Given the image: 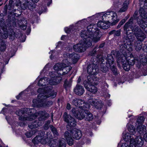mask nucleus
<instances>
[{"label":"nucleus","mask_w":147,"mask_h":147,"mask_svg":"<svg viewBox=\"0 0 147 147\" xmlns=\"http://www.w3.org/2000/svg\"><path fill=\"white\" fill-rule=\"evenodd\" d=\"M123 37V43L124 49H125L129 51L132 50L133 45L135 47L136 50L137 51H140L142 48V42L146 37Z\"/></svg>","instance_id":"1"},{"label":"nucleus","mask_w":147,"mask_h":147,"mask_svg":"<svg viewBox=\"0 0 147 147\" xmlns=\"http://www.w3.org/2000/svg\"><path fill=\"white\" fill-rule=\"evenodd\" d=\"M56 92L52 91L48 95L44 96V95L40 94L38 95V98L36 99H34L32 102L34 105L38 107H49L53 104L51 101H45V100L48 98L51 97L52 98H54L57 95Z\"/></svg>","instance_id":"2"},{"label":"nucleus","mask_w":147,"mask_h":147,"mask_svg":"<svg viewBox=\"0 0 147 147\" xmlns=\"http://www.w3.org/2000/svg\"><path fill=\"white\" fill-rule=\"evenodd\" d=\"M133 17H131L129 20L127 22L124 26V30H127L129 28L134 31L135 35L136 37H144V34L139 26L134 25L133 22Z\"/></svg>","instance_id":"3"},{"label":"nucleus","mask_w":147,"mask_h":147,"mask_svg":"<svg viewBox=\"0 0 147 147\" xmlns=\"http://www.w3.org/2000/svg\"><path fill=\"white\" fill-rule=\"evenodd\" d=\"M81 40V42L73 46V48L76 52H83L85 51L88 48L92 46L91 39L85 37Z\"/></svg>","instance_id":"4"},{"label":"nucleus","mask_w":147,"mask_h":147,"mask_svg":"<svg viewBox=\"0 0 147 147\" xmlns=\"http://www.w3.org/2000/svg\"><path fill=\"white\" fill-rule=\"evenodd\" d=\"M102 19L105 21L110 23L112 26L115 25L119 21V19L117 18V13L113 11L105 13L102 16Z\"/></svg>","instance_id":"5"},{"label":"nucleus","mask_w":147,"mask_h":147,"mask_svg":"<svg viewBox=\"0 0 147 147\" xmlns=\"http://www.w3.org/2000/svg\"><path fill=\"white\" fill-rule=\"evenodd\" d=\"M87 80L85 81L84 82L85 88L90 92L95 94L97 92V88L94 85H96L98 82L96 83L94 82L93 78L91 77L90 76H87Z\"/></svg>","instance_id":"6"},{"label":"nucleus","mask_w":147,"mask_h":147,"mask_svg":"<svg viewBox=\"0 0 147 147\" xmlns=\"http://www.w3.org/2000/svg\"><path fill=\"white\" fill-rule=\"evenodd\" d=\"M35 110L34 108H25L24 109V113L28 115H24L19 117L20 120L21 121L28 120L31 121L35 119L38 116L37 113L33 114Z\"/></svg>","instance_id":"7"},{"label":"nucleus","mask_w":147,"mask_h":147,"mask_svg":"<svg viewBox=\"0 0 147 147\" xmlns=\"http://www.w3.org/2000/svg\"><path fill=\"white\" fill-rule=\"evenodd\" d=\"M46 114L45 111H40L39 114L41 115L40 117L38 118V120H35L33 122L28 124V127L30 129H32L34 128H37L38 127L42 125L43 123L42 121L45 119V115Z\"/></svg>","instance_id":"8"},{"label":"nucleus","mask_w":147,"mask_h":147,"mask_svg":"<svg viewBox=\"0 0 147 147\" xmlns=\"http://www.w3.org/2000/svg\"><path fill=\"white\" fill-rule=\"evenodd\" d=\"M39 1V0H29L26 3H24L21 5V8L23 10L28 9L31 10H32L36 7L35 3Z\"/></svg>","instance_id":"9"},{"label":"nucleus","mask_w":147,"mask_h":147,"mask_svg":"<svg viewBox=\"0 0 147 147\" xmlns=\"http://www.w3.org/2000/svg\"><path fill=\"white\" fill-rule=\"evenodd\" d=\"M97 66L96 64L94 63V62L90 63L88 66L87 70L88 73L91 75H89L91 77V75H95L99 71V70L97 68Z\"/></svg>","instance_id":"10"},{"label":"nucleus","mask_w":147,"mask_h":147,"mask_svg":"<svg viewBox=\"0 0 147 147\" xmlns=\"http://www.w3.org/2000/svg\"><path fill=\"white\" fill-rule=\"evenodd\" d=\"M87 29L93 37H97L100 34L101 32L96 28V25L95 24H90L87 27Z\"/></svg>","instance_id":"11"},{"label":"nucleus","mask_w":147,"mask_h":147,"mask_svg":"<svg viewBox=\"0 0 147 147\" xmlns=\"http://www.w3.org/2000/svg\"><path fill=\"white\" fill-rule=\"evenodd\" d=\"M96 47H95L92 51H90L89 53V55L95 57V59H98L99 60L103 62L104 60L102 56V51L99 49L97 50V49H96Z\"/></svg>","instance_id":"12"},{"label":"nucleus","mask_w":147,"mask_h":147,"mask_svg":"<svg viewBox=\"0 0 147 147\" xmlns=\"http://www.w3.org/2000/svg\"><path fill=\"white\" fill-rule=\"evenodd\" d=\"M71 111L73 115L76 118L81 120L85 117V115L86 114V111L79 110L77 108L72 109Z\"/></svg>","instance_id":"13"},{"label":"nucleus","mask_w":147,"mask_h":147,"mask_svg":"<svg viewBox=\"0 0 147 147\" xmlns=\"http://www.w3.org/2000/svg\"><path fill=\"white\" fill-rule=\"evenodd\" d=\"M144 5L143 7H141L139 9V13L140 17L143 18H147V13L146 10L147 9V1L145 0L144 2Z\"/></svg>","instance_id":"14"},{"label":"nucleus","mask_w":147,"mask_h":147,"mask_svg":"<svg viewBox=\"0 0 147 147\" xmlns=\"http://www.w3.org/2000/svg\"><path fill=\"white\" fill-rule=\"evenodd\" d=\"M88 102L91 105L97 109H100L102 107L101 103L97 100L90 99L88 100Z\"/></svg>","instance_id":"15"},{"label":"nucleus","mask_w":147,"mask_h":147,"mask_svg":"<svg viewBox=\"0 0 147 147\" xmlns=\"http://www.w3.org/2000/svg\"><path fill=\"white\" fill-rule=\"evenodd\" d=\"M75 93L79 96L82 95L84 92V87L81 85L77 84L74 89Z\"/></svg>","instance_id":"16"},{"label":"nucleus","mask_w":147,"mask_h":147,"mask_svg":"<svg viewBox=\"0 0 147 147\" xmlns=\"http://www.w3.org/2000/svg\"><path fill=\"white\" fill-rule=\"evenodd\" d=\"M137 22L143 30H145V32L147 34V22L140 19L139 17L137 18Z\"/></svg>","instance_id":"17"},{"label":"nucleus","mask_w":147,"mask_h":147,"mask_svg":"<svg viewBox=\"0 0 147 147\" xmlns=\"http://www.w3.org/2000/svg\"><path fill=\"white\" fill-rule=\"evenodd\" d=\"M64 136L68 144L70 146L72 145L74 143V141L71 134L68 131H66L64 134Z\"/></svg>","instance_id":"18"},{"label":"nucleus","mask_w":147,"mask_h":147,"mask_svg":"<svg viewBox=\"0 0 147 147\" xmlns=\"http://www.w3.org/2000/svg\"><path fill=\"white\" fill-rule=\"evenodd\" d=\"M73 138L76 140H79L82 136V132L80 130L75 129L72 131Z\"/></svg>","instance_id":"19"},{"label":"nucleus","mask_w":147,"mask_h":147,"mask_svg":"<svg viewBox=\"0 0 147 147\" xmlns=\"http://www.w3.org/2000/svg\"><path fill=\"white\" fill-rule=\"evenodd\" d=\"M134 141L138 147H141L144 144L143 138L140 136H136L135 139H134Z\"/></svg>","instance_id":"20"},{"label":"nucleus","mask_w":147,"mask_h":147,"mask_svg":"<svg viewBox=\"0 0 147 147\" xmlns=\"http://www.w3.org/2000/svg\"><path fill=\"white\" fill-rule=\"evenodd\" d=\"M62 80L61 78L59 76L53 78L49 81V83L52 85H56L60 82Z\"/></svg>","instance_id":"21"},{"label":"nucleus","mask_w":147,"mask_h":147,"mask_svg":"<svg viewBox=\"0 0 147 147\" xmlns=\"http://www.w3.org/2000/svg\"><path fill=\"white\" fill-rule=\"evenodd\" d=\"M4 22V20L3 19H0V29H2L3 31L4 34H6L8 33V30Z\"/></svg>","instance_id":"22"},{"label":"nucleus","mask_w":147,"mask_h":147,"mask_svg":"<svg viewBox=\"0 0 147 147\" xmlns=\"http://www.w3.org/2000/svg\"><path fill=\"white\" fill-rule=\"evenodd\" d=\"M137 130L140 134L143 135L146 132V127L143 125H138L137 128Z\"/></svg>","instance_id":"23"},{"label":"nucleus","mask_w":147,"mask_h":147,"mask_svg":"<svg viewBox=\"0 0 147 147\" xmlns=\"http://www.w3.org/2000/svg\"><path fill=\"white\" fill-rule=\"evenodd\" d=\"M98 27L103 29H107L110 26L106 23H105L102 21H99L97 23Z\"/></svg>","instance_id":"24"},{"label":"nucleus","mask_w":147,"mask_h":147,"mask_svg":"<svg viewBox=\"0 0 147 147\" xmlns=\"http://www.w3.org/2000/svg\"><path fill=\"white\" fill-rule=\"evenodd\" d=\"M69 56L70 58H71L73 62L75 63L77 62L79 58L78 55L74 53L69 54Z\"/></svg>","instance_id":"25"},{"label":"nucleus","mask_w":147,"mask_h":147,"mask_svg":"<svg viewBox=\"0 0 147 147\" xmlns=\"http://www.w3.org/2000/svg\"><path fill=\"white\" fill-rule=\"evenodd\" d=\"M71 69V67L70 66H67L65 64V66L63 67L61 73H59L61 75H65L67 74Z\"/></svg>","instance_id":"26"},{"label":"nucleus","mask_w":147,"mask_h":147,"mask_svg":"<svg viewBox=\"0 0 147 147\" xmlns=\"http://www.w3.org/2000/svg\"><path fill=\"white\" fill-rule=\"evenodd\" d=\"M65 66V64L62 63H57L53 67L54 69L56 71H60L61 73L63 67Z\"/></svg>","instance_id":"27"},{"label":"nucleus","mask_w":147,"mask_h":147,"mask_svg":"<svg viewBox=\"0 0 147 147\" xmlns=\"http://www.w3.org/2000/svg\"><path fill=\"white\" fill-rule=\"evenodd\" d=\"M67 123V124L66 125V127L68 129H70L71 127H74L76 125V122L74 118L72 119L71 120Z\"/></svg>","instance_id":"28"},{"label":"nucleus","mask_w":147,"mask_h":147,"mask_svg":"<svg viewBox=\"0 0 147 147\" xmlns=\"http://www.w3.org/2000/svg\"><path fill=\"white\" fill-rule=\"evenodd\" d=\"M83 103L82 100L77 98H75L73 99L71 104L72 105L75 106L79 108L80 105L79 103Z\"/></svg>","instance_id":"29"},{"label":"nucleus","mask_w":147,"mask_h":147,"mask_svg":"<svg viewBox=\"0 0 147 147\" xmlns=\"http://www.w3.org/2000/svg\"><path fill=\"white\" fill-rule=\"evenodd\" d=\"M126 60L127 63L130 65H133L135 63V59L132 55L126 57Z\"/></svg>","instance_id":"30"},{"label":"nucleus","mask_w":147,"mask_h":147,"mask_svg":"<svg viewBox=\"0 0 147 147\" xmlns=\"http://www.w3.org/2000/svg\"><path fill=\"white\" fill-rule=\"evenodd\" d=\"M63 118L64 121L67 123L71 120L72 119L74 118L66 112H65L63 115Z\"/></svg>","instance_id":"31"},{"label":"nucleus","mask_w":147,"mask_h":147,"mask_svg":"<svg viewBox=\"0 0 147 147\" xmlns=\"http://www.w3.org/2000/svg\"><path fill=\"white\" fill-rule=\"evenodd\" d=\"M86 114L85 115V118L86 120L90 121L93 118L92 115L88 111H86Z\"/></svg>","instance_id":"32"},{"label":"nucleus","mask_w":147,"mask_h":147,"mask_svg":"<svg viewBox=\"0 0 147 147\" xmlns=\"http://www.w3.org/2000/svg\"><path fill=\"white\" fill-rule=\"evenodd\" d=\"M106 63H108L109 66H110L111 65H112L114 62L113 56L110 54L108 55L107 57L106 58Z\"/></svg>","instance_id":"33"},{"label":"nucleus","mask_w":147,"mask_h":147,"mask_svg":"<svg viewBox=\"0 0 147 147\" xmlns=\"http://www.w3.org/2000/svg\"><path fill=\"white\" fill-rule=\"evenodd\" d=\"M109 34V35H113L114 36H119L121 34V30H113L110 31Z\"/></svg>","instance_id":"34"},{"label":"nucleus","mask_w":147,"mask_h":147,"mask_svg":"<svg viewBox=\"0 0 147 147\" xmlns=\"http://www.w3.org/2000/svg\"><path fill=\"white\" fill-rule=\"evenodd\" d=\"M138 60H140V62L143 65L146 64L147 62V59L144 55H140Z\"/></svg>","instance_id":"35"},{"label":"nucleus","mask_w":147,"mask_h":147,"mask_svg":"<svg viewBox=\"0 0 147 147\" xmlns=\"http://www.w3.org/2000/svg\"><path fill=\"white\" fill-rule=\"evenodd\" d=\"M90 103H86L84 102V103L82 106H80L79 108L82 110H84V111H86L90 107Z\"/></svg>","instance_id":"36"},{"label":"nucleus","mask_w":147,"mask_h":147,"mask_svg":"<svg viewBox=\"0 0 147 147\" xmlns=\"http://www.w3.org/2000/svg\"><path fill=\"white\" fill-rule=\"evenodd\" d=\"M42 138H42L41 136H39V135L37 136L32 140V142L34 144H38L41 142Z\"/></svg>","instance_id":"37"},{"label":"nucleus","mask_w":147,"mask_h":147,"mask_svg":"<svg viewBox=\"0 0 147 147\" xmlns=\"http://www.w3.org/2000/svg\"><path fill=\"white\" fill-rule=\"evenodd\" d=\"M76 27L73 26H70L69 27H66L65 28V30L66 33L69 34L72 32L76 28Z\"/></svg>","instance_id":"38"},{"label":"nucleus","mask_w":147,"mask_h":147,"mask_svg":"<svg viewBox=\"0 0 147 147\" xmlns=\"http://www.w3.org/2000/svg\"><path fill=\"white\" fill-rule=\"evenodd\" d=\"M71 81L70 79L69 81H68L67 80H65L64 84V87L66 90L68 88L71 87Z\"/></svg>","instance_id":"39"},{"label":"nucleus","mask_w":147,"mask_h":147,"mask_svg":"<svg viewBox=\"0 0 147 147\" xmlns=\"http://www.w3.org/2000/svg\"><path fill=\"white\" fill-rule=\"evenodd\" d=\"M80 37H93L88 31H83L80 34Z\"/></svg>","instance_id":"40"},{"label":"nucleus","mask_w":147,"mask_h":147,"mask_svg":"<svg viewBox=\"0 0 147 147\" xmlns=\"http://www.w3.org/2000/svg\"><path fill=\"white\" fill-rule=\"evenodd\" d=\"M6 49V45L5 42L0 39V50L1 51H4Z\"/></svg>","instance_id":"41"},{"label":"nucleus","mask_w":147,"mask_h":147,"mask_svg":"<svg viewBox=\"0 0 147 147\" xmlns=\"http://www.w3.org/2000/svg\"><path fill=\"white\" fill-rule=\"evenodd\" d=\"M102 62H103L102 61ZM100 69L104 73H106L108 70V67L106 66V64L102 63H100Z\"/></svg>","instance_id":"42"},{"label":"nucleus","mask_w":147,"mask_h":147,"mask_svg":"<svg viewBox=\"0 0 147 147\" xmlns=\"http://www.w3.org/2000/svg\"><path fill=\"white\" fill-rule=\"evenodd\" d=\"M130 65H131L127 63L126 61L125 62V63L124 62H123V67L124 69L126 71H128L130 69Z\"/></svg>","instance_id":"43"},{"label":"nucleus","mask_w":147,"mask_h":147,"mask_svg":"<svg viewBox=\"0 0 147 147\" xmlns=\"http://www.w3.org/2000/svg\"><path fill=\"white\" fill-rule=\"evenodd\" d=\"M127 4L126 3V1L124 2L122 5V7L119 11V12H122L125 11L127 9Z\"/></svg>","instance_id":"44"},{"label":"nucleus","mask_w":147,"mask_h":147,"mask_svg":"<svg viewBox=\"0 0 147 147\" xmlns=\"http://www.w3.org/2000/svg\"><path fill=\"white\" fill-rule=\"evenodd\" d=\"M50 127L51 129V131L55 136H57L58 135L57 130L55 127L51 125H50Z\"/></svg>","instance_id":"45"},{"label":"nucleus","mask_w":147,"mask_h":147,"mask_svg":"<svg viewBox=\"0 0 147 147\" xmlns=\"http://www.w3.org/2000/svg\"><path fill=\"white\" fill-rule=\"evenodd\" d=\"M145 119V118L144 116H140L137 119V123L139 124H141L144 122Z\"/></svg>","instance_id":"46"},{"label":"nucleus","mask_w":147,"mask_h":147,"mask_svg":"<svg viewBox=\"0 0 147 147\" xmlns=\"http://www.w3.org/2000/svg\"><path fill=\"white\" fill-rule=\"evenodd\" d=\"M38 85L39 86H42L46 85L45 80L44 78H41L39 81Z\"/></svg>","instance_id":"47"},{"label":"nucleus","mask_w":147,"mask_h":147,"mask_svg":"<svg viewBox=\"0 0 147 147\" xmlns=\"http://www.w3.org/2000/svg\"><path fill=\"white\" fill-rule=\"evenodd\" d=\"M123 138L125 141H127L129 140H131V139H133L132 138H131L130 134L128 133H127L125 134H123Z\"/></svg>","instance_id":"48"},{"label":"nucleus","mask_w":147,"mask_h":147,"mask_svg":"<svg viewBox=\"0 0 147 147\" xmlns=\"http://www.w3.org/2000/svg\"><path fill=\"white\" fill-rule=\"evenodd\" d=\"M128 130L130 133V134H134L136 133L135 130L134 128L131 126L128 128Z\"/></svg>","instance_id":"49"},{"label":"nucleus","mask_w":147,"mask_h":147,"mask_svg":"<svg viewBox=\"0 0 147 147\" xmlns=\"http://www.w3.org/2000/svg\"><path fill=\"white\" fill-rule=\"evenodd\" d=\"M111 65L110 66L111 70L115 75H117V68L113 65L111 66Z\"/></svg>","instance_id":"50"},{"label":"nucleus","mask_w":147,"mask_h":147,"mask_svg":"<svg viewBox=\"0 0 147 147\" xmlns=\"http://www.w3.org/2000/svg\"><path fill=\"white\" fill-rule=\"evenodd\" d=\"M91 37H87L86 38H89L91 39V42L92 44V41L96 43L100 40V37H92V38H91Z\"/></svg>","instance_id":"51"},{"label":"nucleus","mask_w":147,"mask_h":147,"mask_svg":"<svg viewBox=\"0 0 147 147\" xmlns=\"http://www.w3.org/2000/svg\"><path fill=\"white\" fill-rule=\"evenodd\" d=\"M137 146V144L134 141V139H131L129 147H136Z\"/></svg>","instance_id":"52"},{"label":"nucleus","mask_w":147,"mask_h":147,"mask_svg":"<svg viewBox=\"0 0 147 147\" xmlns=\"http://www.w3.org/2000/svg\"><path fill=\"white\" fill-rule=\"evenodd\" d=\"M50 124V121H47L46 123L44 126V129L46 130L48 129L49 127H50L49 124Z\"/></svg>","instance_id":"53"},{"label":"nucleus","mask_w":147,"mask_h":147,"mask_svg":"<svg viewBox=\"0 0 147 147\" xmlns=\"http://www.w3.org/2000/svg\"><path fill=\"white\" fill-rule=\"evenodd\" d=\"M66 144L63 141H60L59 142V147H66Z\"/></svg>","instance_id":"54"},{"label":"nucleus","mask_w":147,"mask_h":147,"mask_svg":"<svg viewBox=\"0 0 147 147\" xmlns=\"http://www.w3.org/2000/svg\"><path fill=\"white\" fill-rule=\"evenodd\" d=\"M138 11H136L134 13L133 16L132 17H133V19H136L137 20V18H138L139 17L140 19L142 20V19H143V18L142 17H140V15L138 17H136L138 15Z\"/></svg>","instance_id":"55"},{"label":"nucleus","mask_w":147,"mask_h":147,"mask_svg":"<svg viewBox=\"0 0 147 147\" xmlns=\"http://www.w3.org/2000/svg\"><path fill=\"white\" fill-rule=\"evenodd\" d=\"M126 31V34L127 35V37H131V33H132L134 31L132 30L131 31H129V29H127V30H125Z\"/></svg>","instance_id":"56"},{"label":"nucleus","mask_w":147,"mask_h":147,"mask_svg":"<svg viewBox=\"0 0 147 147\" xmlns=\"http://www.w3.org/2000/svg\"><path fill=\"white\" fill-rule=\"evenodd\" d=\"M44 90L43 89H42V88H38V89L37 91H38V92L39 93H40L39 94H42L44 95V96L48 95V94H42V93L44 92Z\"/></svg>","instance_id":"57"},{"label":"nucleus","mask_w":147,"mask_h":147,"mask_svg":"<svg viewBox=\"0 0 147 147\" xmlns=\"http://www.w3.org/2000/svg\"><path fill=\"white\" fill-rule=\"evenodd\" d=\"M18 40L21 42H24L26 39V37H16Z\"/></svg>","instance_id":"58"},{"label":"nucleus","mask_w":147,"mask_h":147,"mask_svg":"<svg viewBox=\"0 0 147 147\" xmlns=\"http://www.w3.org/2000/svg\"><path fill=\"white\" fill-rule=\"evenodd\" d=\"M7 5H6L4 8L3 11L4 12V14H6L7 12Z\"/></svg>","instance_id":"59"},{"label":"nucleus","mask_w":147,"mask_h":147,"mask_svg":"<svg viewBox=\"0 0 147 147\" xmlns=\"http://www.w3.org/2000/svg\"><path fill=\"white\" fill-rule=\"evenodd\" d=\"M25 134L28 138H30L32 136V134L30 132L26 133Z\"/></svg>","instance_id":"60"},{"label":"nucleus","mask_w":147,"mask_h":147,"mask_svg":"<svg viewBox=\"0 0 147 147\" xmlns=\"http://www.w3.org/2000/svg\"><path fill=\"white\" fill-rule=\"evenodd\" d=\"M38 134L40 135H39V136H41L42 138V137L44 135L45 133L44 131H40L38 133Z\"/></svg>","instance_id":"61"},{"label":"nucleus","mask_w":147,"mask_h":147,"mask_svg":"<svg viewBox=\"0 0 147 147\" xmlns=\"http://www.w3.org/2000/svg\"><path fill=\"white\" fill-rule=\"evenodd\" d=\"M105 42H103L101 44H100L98 47L99 48H102L105 45Z\"/></svg>","instance_id":"62"},{"label":"nucleus","mask_w":147,"mask_h":147,"mask_svg":"<svg viewBox=\"0 0 147 147\" xmlns=\"http://www.w3.org/2000/svg\"><path fill=\"white\" fill-rule=\"evenodd\" d=\"M20 27L23 30H25L26 28V26L24 25H21L20 26Z\"/></svg>","instance_id":"63"},{"label":"nucleus","mask_w":147,"mask_h":147,"mask_svg":"<svg viewBox=\"0 0 147 147\" xmlns=\"http://www.w3.org/2000/svg\"><path fill=\"white\" fill-rule=\"evenodd\" d=\"M126 21V19H124L123 20H122L120 22V23L122 24V25L124 23H125V22Z\"/></svg>","instance_id":"64"}]
</instances>
